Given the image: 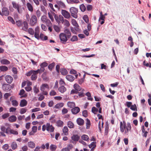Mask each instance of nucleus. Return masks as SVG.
Segmentation results:
<instances>
[{
	"mask_svg": "<svg viewBox=\"0 0 151 151\" xmlns=\"http://www.w3.org/2000/svg\"><path fill=\"white\" fill-rule=\"evenodd\" d=\"M120 130L122 132H123L124 131V134H128L129 131H130L131 129V126L130 123L128 122L127 126L125 121L120 122Z\"/></svg>",
	"mask_w": 151,
	"mask_h": 151,
	"instance_id": "obj_1",
	"label": "nucleus"
},
{
	"mask_svg": "<svg viewBox=\"0 0 151 151\" xmlns=\"http://www.w3.org/2000/svg\"><path fill=\"white\" fill-rule=\"evenodd\" d=\"M40 33L39 27L37 26L35 28V37L38 40L40 39L42 40H47V36H44V35L42 33H41L39 35Z\"/></svg>",
	"mask_w": 151,
	"mask_h": 151,
	"instance_id": "obj_2",
	"label": "nucleus"
},
{
	"mask_svg": "<svg viewBox=\"0 0 151 151\" xmlns=\"http://www.w3.org/2000/svg\"><path fill=\"white\" fill-rule=\"evenodd\" d=\"M12 7H9V9L10 11L13 12L14 11V9L16 10L19 13H21L22 12V6L18 3L15 1L12 2Z\"/></svg>",
	"mask_w": 151,
	"mask_h": 151,
	"instance_id": "obj_3",
	"label": "nucleus"
},
{
	"mask_svg": "<svg viewBox=\"0 0 151 151\" xmlns=\"http://www.w3.org/2000/svg\"><path fill=\"white\" fill-rule=\"evenodd\" d=\"M70 12L71 15L75 18L78 17V9L74 7H72L70 8Z\"/></svg>",
	"mask_w": 151,
	"mask_h": 151,
	"instance_id": "obj_4",
	"label": "nucleus"
},
{
	"mask_svg": "<svg viewBox=\"0 0 151 151\" xmlns=\"http://www.w3.org/2000/svg\"><path fill=\"white\" fill-rule=\"evenodd\" d=\"M37 23V17L35 15H32L30 19L29 24L31 26H35Z\"/></svg>",
	"mask_w": 151,
	"mask_h": 151,
	"instance_id": "obj_5",
	"label": "nucleus"
},
{
	"mask_svg": "<svg viewBox=\"0 0 151 151\" xmlns=\"http://www.w3.org/2000/svg\"><path fill=\"white\" fill-rule=\"evenodd\" d=\"M49 88L48 85L47 84H43L40 87V90L42 92V93L45 95H47L48 94L46 90L48 89Z\"/></svg>",
	"mask_w": 151,
	"mask_h": 151,
	"instance_id": "obj_6",
	"label": "nucleus"
},
{
	"mask_svg": "<svg viewBox=\"0 0 151 151\" xmlns=\"http://www.w3.org/2000/svg\"><path fill=\"white\" fill-rule=\"evenodd\" d=\"M9 14V11L7 8L3 7L1 9V11L0 15L3 16H8Z\"/></svg>",
	"mask_w": 151,
	"mask_h": 151,
	"instance_id": "obj_7",
	"label": "nucleus"
},
{
	"mask_svg": "<svg viewBox=\"0 0 151 151\" xmlns=\"http://www.w3.org/2000/svg\"><path fill=\"white\" fill-rule=\"evenodd\" d=\"M61 14L66 19H68L71 17L70 13L66 10L61 9Z\"/></svg>",
	"mask_w": 151,
	"mask_h": 151,
	"instance_id": "obj_8",
	"label": "nucleus"
},
{
	"mask_svg": "<svg viewBox=\"0 0 151 151\" xmlns=\"http://www.w3.org/2000/svg\"><path fill=\"white\" fill-rule=\"evenodd\" d=\"M59 37L60 41L63 42V43H65L68 40V38L63 33H61L59 35Z\"/></svg>",
	"mask_w": 151,
	"mask_h": 151,
	"instance_id": "obj_9",
	"label": "nucleus"
},
{
	"mask_svg": "<svg viewBox=\"0 0 151 151\" xmlns=\"http://www.w3.org/2000/svg\"><path fill=\"white\" fill-rule=\"evenodd\" d=\"M2 88L4 91L6 92L10 91L12 89L11 86L7 84H4L2 85Z\"/></svg>",
	"mask_w": 151,
	"mask_h": 151,
	"instance_id": "obj_10",
	"label": "nucleus"
},
{
	"mask_svg": "<svg viewBox=\"0 0 151 151\" xmlns=\"http://www.w3.org/2000/svg\"><path fill=\"white\" fill-rule=\"evenodd\" d=\"M56 4H58L60 9H64L66 8V6L64 3L61 1L57 0L56 1Z\"/></svg>",
	"mask_w": 151,
	"mask_h": 151,
	"instance_id": "obj_11",
	"label": "nucleus"
},
{
	"mask_svg": "<svg viewBox=\"0 0 151 151\" xmlns=\"http://www.w3.org/2000/svg\"><path fill=\"white\" fill-rule=\"evenodd\" d=\"M47 130L52 132L54 131L55 128L49 123H47Z\"/></svg>",
	"mask_w": 151,
	"mask_h": 151,
	"instance_id": "obj_12",
	"label": "nucleus"
},
{
	"mask_svg": "<svg viewBox=\"0 0 151 151\" xmlns=\"http://www.w3.org/2000/svg\"><path fill=\"white\" fill-rule=\"evenodd\" d=\"M22 27L21 29L25 32H27L28 28V23L26 21H24L22 24Z\"/></svg>",
	"mask_w": 151,
	"mask_h": 151,
	"instance_id": "obj_13",
	"label": "nucleus"
},
{
	"mask_svg": "<svg viewBox=\"0 0 151 151\" xmlns=\"http://www.w3.org/2000/svg\"><path fill=\"white\" fill-rule=\"evenodd\" d=\"M5 79L7 82L9 84L11 83L13 81L12 77L11 76L8 75L5 76Z\"/></svg>",
	"mask_w": 151,
	"mask_h": 151,
	"instance_id": "obj_14",
	"label": "nucleus"
},
{
	"mask_svg": "<svg viewBox=\"0 0 151 151\" xmlns=\"http://www.w3.org/2000/svg\"><path fill=\"white\" fill-rule=\"evenodd\" d=\"M61 17V19H62L61 21V23L66 26H69L70 24L68 20L66 19H64L63 17Z\"/></svg>",
	"mask_w": 151,
	"mask_h": 151,
	"instance_id": "obj_15",
	"label": "nucleus"
},
{
	"mask_svg": "<svg viewBox=\"0 0 151 151\" xmlns=\"http://www.w3.org/2000/svg\"><path fill=\"white\" fill-rule=\"evenodd\" d=\"M71 109L73 114H78L80 111V109L78 107H74Z\"/></svg>",
	"mask_w": 151,
	"mask_h": 151,
	"instance_id": "obj_16",
	"label": "nucleus"
},
{
	"mask_svg": "<svg viewBox=\"0 0 151 151\" xmlns=\"http://www.w3.org/2000/svg\"><path fill=\"white\" fill-rule=\"evenodd\" d=\"M37 71L33 70V73L32 74L31 78L32 81L35 80L37 78Z\"/></svg>",
	"mask_w": 151,
	"mask_h": 151,
	"instance_id": "obj_17",
	"label": "nucleus"
},
{
	"mask_svg": "<svg viewBox=\"0 0 151 151\" xmlns=\"http://www.w3.org/2000/svg\"><path fill=\"white\" fill-rule=\"evenodd\" d=\"M63 34H64L66 35V37L68 39L70 38L71 36V33L68 29H65L64 31V33Z\"/></svg>",
	"mask_w": 151,
	"mask_h": 151,
	"instance_id": "obj_18",
	"label": "nucleus"
},
{
	"mask_svg": "<svg viewBox=\"0 0 151 151\" xmlns=\"http://www.w3.org/2000/svg\"><path fill=\"white\" fill-rule=\"evenodd\" d=\"M26 6L28 10L32 12L33 11V7L32 5L29 3L27 2L26 4Z\"/></svg>",
	"mask_w": 151,
	"mask_h": 151,
	"instance_id": "obj_19",
	"label": "nucleus"
},
{
	"mask_svg": "<svg viewBox=\"0 0 151 151\" xmlns=\"http://www.w3.org/2000/svg\"><path fill=\"white\" fill-rule=\"evenodd\" d=\"M27 104V101L24 99H22L21 101L20 106L21 107H23L26 106Z\"/></svg>",
	"mask_w": 151,
	"mask_h": 151,
	"instance_id": "obj_20",
	"label": "nucleus"
},
{
	"mask_svg": "<svg viewBox=\"0 0 151 151\" xmlns=\"http://www.w3.org/2000/svg\"><path fill=\"white\" fill-rule=\"evenodd\" d=\"M76 122L80 126L83 125L84 124V120L81 118H78Z\"/></svg>",
	"mask_w": 151,
	"mask_h": 151,
	"instance_id": "obj_21",
	"label": "nucleus"
},
{
	"mask_svg": "<svg viewBox=\"0 0 151 151\" xmlns=\"http://www.w3.org/2000/svg\"><path fill=\"white\" fill-rule=\"evenodd\" d=\"M17 117L15 115H12L8 118L9 121L11 122H15L17 120Z\"/></svg>",
	"mask_w": 151,
	"mask_h": 151,
	"instance_id": "obj_22",
	"label": "nucleus"
},
{
	"mask_svg": "<svg viewBox=\"0 0 151 151\" xmlns=\"http://www.w3.org/2000/svg\"><path fill=\"white\" fill-rule=\"evenodd\" d=\"M61 17H63L61 15H59V17H58V15H55L54 17V18L56 21V22L58 24L60 23L62 21Z\"/></svg>",
	"mask_w": 151,
	"mask_h": 151,
	"instance_id": "obj_23",
	"label": "nucleus"
},
{
	"mask_svg": "<svg viewBox=\"0 0 151 151\" xmlns=\"http://www.w3.org/2000/svg\"><path fill=\"white\" fill-rule=\"evenodd\" d=\"M66 78L67 80L70 82L73 81L75 79L74 77L72 75H69L66 76Z\"/></svg>",
	"mask_w": 151,
	"mask_h": 151,
	"instance_id": "obj_24",
	"label": "nucleus"
},
{
	"mask_svg": "<svg viewBox=\"0 0 151 151\" xmlns=\"http://www.w3.org/2000/svg\"><path fill=\"white\" fill-rule=\"evenodd\" d=\"M59 91L61 93H63L66 90V88L64 86H62L58 88Z\"/></svg>",
	"mask_w": 151,
	"mask_h": 151,
	"instance_id": "obj_25",
	"label": "nucleus"
},
{
	"mask_svg": "<svg viewBox=\"0 0 151 151\" xmlns=\"http://www.w3.org/2000/svg\"><path fill=\"white\" fill-rule=\"evenodd\" d=\"M73 88L78 91H80L82 89L81 87L78 84L76 83L74 85Z\"/></svg>",
	"mask_w": 151,
	"mask_h": 151,
	"instance_id": "obj_26",
	"label": "nucleus"
},
{
	"mask_svg": "<svg viewBox=\"0 0 151 151\" xmlns=\"http://www.w3.org/2000/svg\"><path fill=\"white\" fill-rule=\"evenodd\" d=\"M1 62L2 64L4 65H8L10 63V61L6 59L1 60Z\"/></svg>",
	"mask_w": 151,
	"mask_h": 151,
	"instance_id": "obj_27",
	"label": "nucleus"
},
{
	"mask_svg": "<svg viewBox=\"0 0 151 151\" xmlns=\"http://www.w3.org/2000/svg\"><path fill=\"white\" fill-rule=\"evenodd\" d=\"M63 131L64 134L65 135H68V129L67 127H64L63 129Z\"/></svg>",
	"mask_w": 151,
	"mask_h": 151,
	"instance_id": "obj_28",
	"label": "nucleus"
},
{
	"mask_svg": "<svg viewBox=\"0 0 151 151\" xmlns=\"http://www.w3.org/2000/svg\"><path fill=\"white\" fill-rule=\"evenodd\" d=\"M28 145L29 147L32 148H34L35 146V143L32 141H30L28 142Z\"/></svg>",
	"mask_w": 151,
	"mask_h": 151,
	"instance_id": "obj_29",
	"label": "nucleus"
},
{
	"mask_svg": "<svg viewBox=\"0 0 151 151\" xmlns=\"http://www.w3.org/2000/svg\"><path fill=\"white\" fill-rule=\"evenodd\" d=\"M63 122L60 120H58L56 122L57 126L58 127H62L63 125Z\"/></svg>",
	"mask_w": 151,
	"mask_h": 151,
	"instance_id": "obj_30",
	"label": "nucleus"
},
{
	"mask_svg": "<svg viewBox=\"0 0 151 151\" xmlns=\"http://www.w3.org/2000/svg\"><path fill=\"white\" fill-rule=\"evenodd\" d=\"M64 105V104L63 103H59L56 104L54 107L56 109H60Z\"/></svg>",
	"mask_w": 151,
	"mask_h": 151,
	"instance_id": "obj_31",
	"label": "nucleus"
},
{
	"mask_svg": "<svg viewBox=\"0 0 151 151\" xmlns=\"http://www.w3.org/2000/svg\"><path fill=\"white\" fill-rule=\"evenodd\" d=\"M27 31L28 33L31 35H35V31L34 32V29L32 28H29L28 29Z\"/></svg>",
	"mask_w": 151,
	"mask_h": 151,
	"instance_id": "obj_32",
	"label": "nucleus"
},
{
	"mask_svg": "<svg viewBox=\"0 0 151 151\" xmlns=\"http://www.w3.org/2000/svg\"><path fill=\"white\" fill-rule=\"evenodd\" d=\"M0 70L1 71H6L8 70V68L5 66L2 65L0 66Z\"/></svg>",
	"mask_w": 151,
	"mask_h": 151,
	"instance_id": "obj_33",
	"label": "nucleus"
},
{
	"mask_svg": "<svg viewBox=\"0 0 151 151\" xmlns=\"http://www.w3.org/2000/svg\"><path fill=\"white\" fill-rule=\"evenodd\" d=\"M73 147L72 145H70L68 146V147L64 148L62 149L61 151H70L69 149Z\"/></svg>",
	"mask_w": 151,
	"mask_h": 151,
	"instance_id": "obj_34",
	"label": "nucleus"
},
{
	"mask_svg": "<svg viewBox=\"0 0 151 151\" xmlns=\"http://www.w3.org/2000/svg\"><path fill=\"white\" fill-rule=\"evenodd\" d=\"M67 104L68 106L70 108H73L76 106L75 103L73 102H68Z\"/></svg>",
	"mask_w": 151,
	"mask_h": 151,
	"instance_id": "obj_35",
	"label": "nucleus"
},
{
	"mask_svg": "<svg viewBox=\"0 0 151 151\" xmlns=\"http://www.w3.org/2000/svg\"><path fill=\"white\" fill-rule=\"evenodd\" d=\"M50 149L51 151H55L57 146L56 145L53 144H51L50 146Z\"/></svg>",
	"mask_w": 151,
	"mask_h": 151,
	"instance_id": "obj_36",
	"label": "nucleus"
},
{
	"mask_svg": "<svg viewBox=\"0 0 151 151\" xmlns=\"http://www.w3.org/2000/svg\"><path fill=\"white\" fill-rule=\"evenodd\" d=\"M68 126L70 128H73L74 127L73 123L71 121H69L67 123Z\"/></svg>",
	"mask_w": 151,
	"mask_h": 151,
	"instance_id": "obj_37",
	"label": "nucleus"
},
{
	"mask_svg": "<svg viewBox=\"0 0 151 151\" xmlns=\"http://www.w3.org/2000/svg\"><path fill=\"white\" fill-rule=\"evenodd\" d=\"M71 138L73 140L75 141H78L79 139V137L77 135H73L72 136Z\"/></svg>",
	"mask_w": 151,
	"mask_h": 151,
	"instance_id": "obj_38",
	"label": "nucleus"
},
{
	"mask_svg": "<svg viewBox=\"0 0 151 151\" xmlns=\"http://www.w3.org/2000/svg\"><path fill=\"white\" fill-rule=\"evenodd\" d=\"M86 128L87 129H89L91 126V122L90 120L88 119H86Z\"/></svg>",
	"mask_w": 151,
	"mask_h": 151,
	"instance_id": "obj_39",
	"label": "nucleus"
},
{
	"mask_svg": "<svg viewBox=\"0 0 151 151\" xmlns=\"http://www.w3.org/2000/svg\"><path fill=\"white\" fill-rule=\"evenodd\" d=\"M60 73L63 75H66L68 73L67 70L65 69H62L60 70Z\"/></svg>",
	"mask_w": 151,
	"mask_h": 151,
	"instance_id": "obj_40",
	"label": "nucleus"
},
{
	"mask_svg": "<svg viewBox=\"0 0 151 151\" xmlns=\"http://www.w3.org/2000/svg\"><path fill=\"white\" fill-rule=\"evenodd\" d=\"M11 147L12 149L14 150L17 147V145L16 142H13L11 145Z\"/></svg>",
	"mask_w": 151,
	"mask_h": 151,
	"instance_id": "obj_41",
	"label": "nucleus"
},
{
	"mask_svg": "<svg viewBox=\"0 0 151 151\" xmlns=\"http://www.w3.org/2000/svg\"><path fill=\"white\" fill-rule=\"evenodd\" d=\"M81 91L79 92L78 91V95L80 97H82L84 96L85 94L83 93V91H84V89H82L81 90Z\"/></svg>",
	"mask_w": 151,
	"mask_h": 151,
	"instance_id": "obj_42",
	"label": "nucleus"
},
{
	"mask_svg": "<svg viewBox=\"0 0 151 151\" xmlns=\"http://www.w3.org/2000/svg\"><path fill=\"white\" fill-rule=\"evenodd\" d=\"M81 138L82 139L85 141H88L89 138L88 136L86 134H83Z\"/></svg>",
	"mask_w": 151,
	"mask_h": 151,
	"instance_id": "obj_43",
	"label": "nucleus"
},
{
	"mask_svg": "<svg viewBox=\"0 0 151 151\" xmlns=\"http://www.w3.org/2000/svg\"><path fill=\"white\" fill-rule=\"evenodd\" d=\"M96 142H93L89 145L88 146L90 148H96Z\"/></svg>",
	"mask_w": 151,
	"mask_h": 151,
	"instance_id": "obj_44",
	"label": "nucleus"
},
{
	"mask_svg": "<svg viewBox=\"0 0 151 151\" xmlns=\"http://www.w3.org/2000/svg\"><path fill=\"white\" fill-rule=\"evenodd\" d=\"M80 8L81 11L82 12H84L86 9V8L84 5L83 4L81 5L80 6Z\"/></svg>",
	"mask_w": 151,
	"mask_h": 151,
	"instance_id": "obj_45",
	"label": "nucleus"
},
{
	"mask_svg": "<svg viewBox=\"0 0 151 151\" xmlns=\"http://www.w3.org/2000/svg\"><path fill=\"white\" fill-rule=\"evenodd\" d=\"M12 105L15 106H18V101L16 100H12L11 101Z\"/></svg>",
	"mask_w": 151,
	"mask_h": 151,
	"instance_id": "obj_46",
	"label": "nucleus"
},
{
	"mask_svg": "<svg viewBox=\"0 0 151 151\" xmlns=\"http://www.w3.org/2000/svg\"><path fill=\"white\" fill-rule=\"evenodd\" d=\"M55 65V63H53L49 64L48 66V68L51 71L52 68H53Z\"/></svg>",
	"mask_w": 151,
	"mask_h": 151,
	"instance_id": "obj_47",
	"label": "nucleus"
},
{
	"mask_svg": "<svg viewBox=\"0 0 151 151\" xmlns=\"http://www.w3.org/2000/svg\"><path fill=\"white\" fill-rule=\"evenodd\" d=\"M11 96V94L10 93H6L4 95V98L6 100L8 99L9 97Z\"/></svg>",
	"mask_w": 151,
	"mask_h": 151,
	"instance_id": "obj_48",
	"label": "nucleus"
},
{
	"mask_svg": "<svg viewBox=\"0 0 151 151\" xmlns=\"http://www.w3.org/2000/svg\"><path fill=\"white\" fill-rule=\"evenodd\" d=\"M23 22L21 20H19L16 22L17 25L19 27L22 26Z\"/></svg>",
	"mask_w": 151,
	"mask_h": 151,
	"instance_id": "obj_49",
	"label": "nucleus"
},
{
	"mask_svg": "<svg viewBox=\"0 0 151 151\" xmlns=\"http://www.w3.org/2000/svg\"><path fill=\"white\" fill-rule=\"evenodd\" d=\"M53 28L57 32H59L60 31V29L59 27L57 25H54Z\"/></svg>",
	"mask_w": 151,
	"mask_h": 151,
	"instance_id": "obj_50",
	"label": "nucleus"
},
{
	"mask_svg": "<svg viewBox=\"0 0 151 151\" xmlns=\"http://www.w3.org/2000/svg\"><path fill=\"white\" fill-rule=\"evenodd\" d=\"M44 68L41 67L40 69H38L36 71H37V74L38 73H39L40 74H41V73H42L44 71Z\"/></svg>",
	"mask_w": 151,
	"mask_h": 151,
	"instance_id": "obj_51",
	"label": "nucleus"
},
{
	"mask_svg": "<svg viewBox=\"0 0 151 151\" xmlns=\"http://www.w3.org/2000/svg\"><path fill=\"white\" fill-rule=\"evenodd\" d=\"M8 20L10 21L11 23H12L13 24H15V22L14 20L10 16H9L8 17Z\"/></svg>",
	"mask_w": 151,
	"mask_h": 151,
	"instance_id": "obj_52",
	"label": "nucleus"
},
{
	"mask_svg": "<svg viewBox=\"0 0 151 151\" xmlns=\"http://www.w3.org/2000/svg\"><path fill=\"white\" fill-rule=\"evenodd\" d=\"M130 109L134 111H137V109L136 104H134V105H132L131 106Z\"/></svg>",
	"mask_w": 151,
	"mask_h": 151,
	"instance_id": "obj_53",
	"label": "nucleus"
},
{
	"mask_svg": "<svg viewBox=\"0 0 151 151\" xmlns=\"http://www.w3.org/2000/svg\"><path fill=\"white\" fill-rule=\"evenodd\" d=\"M105 17L104 16L102 13V12H101L100 13V17L99 18V20H102L105 21Z\"/></svg>",
	"mask_w": 151,
	"mask_h": 151,
	"instance_id": "obj_54",
	"label": "nucleus"
},
{
	"mask_svg": "<svg viewBox=\"0 0 151 151\" xmlns=\"http://www.w3.org/2000/svg\"><path fill=\"white\" fill-rule=\"evenodd\" d=\"M48 63L45 62H44L40 65V66L41 68H44L45 67H47L48 65Z\"/></svg>",
	"mask_w": 151,
	"mask_h": 151,
	"instance_id": "obj_55",
	"label": "nucleus"
},
{
	"mask_svg": "<svg viewBox=\"0 0 151 151\" xmlns=\"http://www.w3.org/2000/svg\"><path fill=\"white\" fill-rule=\"evenodd\" d=\"M45 23H46L47 26H52V24L50 20L48 19Z\"/></svg>",
	"mask_w": 151,
	"mask_h": 151,
	"instance_id": "obj_56",
	"label": "nucleus"
},
{
	"mask_svg": "<svg viewBox=\"0 0 151 151\" xmlns=\"http://www.w3.org/2000/svg\"><path fill=\"white\" fill-rule=\"evenodd\" d=\"M47 19H48L47 18V17L45 15L42 16L41 17L42 21L44 22H45Z\"/></svg>",
	"mask_w": 151,
	"mask_h": 151,
	"instance_id": "obj_57",
	"label": "nucleus"
},
{
	"mask_svg": "<svg viewBox=\"0 0 151 151\" xmlns=\"http://www.w3.org/2000/svg\"><path fill=\"white\" fill-rule=\"evenodd\" d=\"M27 110V109L25 108H21L20 110V113L21 114H23L25 113Z\"/></svg>",
	"mask_w": 151,
	"mask_h": 151,
	"instance_id": "obj_58",
	"label": "nucleus"
},
{
	"mask_svg": "<svg viewBox=\"0 0 151 151\" xmlns=\"http://www.w3.org/2000/svg\"><path fill=\"white\" fill-rule=\"evenodd\" d=\"M9 116V113H6L2 115V118L3 119H5L8 117Z\"/></svg>",
	"mask_w": 151,
	"mask_h": 151,
	"instance_id": "obj_59",
	"label": "nucleus"
},
{
	"mask_svg": "<svg viewBox=\"0 0 151 151\" xmlns=\"http://www.w3.org/2000/svg\"><path fill=\"white\" fill-rule=\"evenodd\" d=\"M83 116L85 117H87L88 114L87 111L86 110H84L82 112Z\"/></svg>",
	"mask_w": 151,
	"mask_h": 151,
	"instance_id": "obj_60",
	"label": "nucleus"
},
{
	"mask_svg": "<svg viewBox=\"0 0 151 151\" xmlns=\"http://www.w3.org/2000/svg\"><path fill=\"white\" fill-rule=\"evenodd\" d=\"M72 24L74 26H78V24L76 20L74 19H73L71 21Z\"/></svg>",
	"mask_w": 151,
	"mask_h": 151,
	"instance_id": "obj_61",
	"label": "nucleus"
},
{
	"mask_svg": "<svg viewBox=\"0 0 151 151\" xmlns=\"http://www.w3.org/2000/svg\"><path fill=\"white\" fill-rule=\"evenodd\" d=\"M78 40V38L76 36H73L72 38L70 39V40L74 42L77 41Z\"/></svg>",
	"mask_w": 151,
	"mask_h": 151,
	"instance_id": "obj_62",
	"label": "nucleus"
},
{
	"mask_svg": "<svg viewBox=\"0 0 151 151\" xmlns=\"http://www.w3.org/2000/svg\"><path fill=\"white\" fill-rule=\"evenodd\" d=\"M93 8V6L91 5H88L86 6L87 10L88 11H91Z\"/></svg>",
	"mask_w": 151,
	"mask_h": 151,
	"instance_id": "obj_63",
	"label": "nucleus"
},
{
	"mask_svg": "<svg viewBox=\"0 0 151 151\" xmlns=\"http://www.w3.org/2000/svg\"><path fill=\"white\" fill-rule=\"evenodd\" d=\"M83 19L85 22H86L87 23L88 22L89 20L88 19V17L87 15H85L83 17Z\"/></svg>",
	"mask_w": 151,
	"mask_h": 151,
	"instance_id": "obj_64",
	"label": "nucleus"
}]
</instances>
